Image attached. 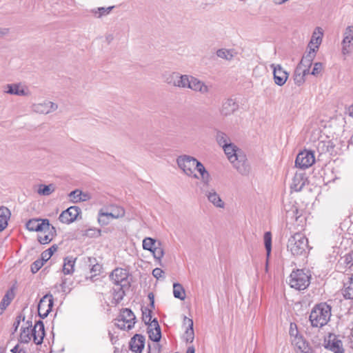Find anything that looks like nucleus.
Masks as SVG:
<instances>
[{
    "label": "nucleus",
    "instance_id": "nucleus-49",
    "mask_svg": "<svg viewBox=\"0 0 353 353\" xmlns=\"http://www.w3.org/2000/svg\"><path fill=\"white\" fill-rule=\"evenodd\" d=\"M66 283L67 279L65 278H63L61 283L60 284L55 285L54 288H56L57 291H61L63 293H68L70 291V288L67 286Z\"/></svg>",
    "mask_w": 353,
    "mask_h": 353
},
{
    "label": "nucleus",
    "instance_id": "nucleus-32",
    "mask_svg": "<svg viewBox=\"0 0 353 353\" xmlns=\"http://www.w3.org/2000/svg\"><path fill=\"white\" fill-rule=\"evenodd\" d=\"M75 259L67 256L64 259L62 271L64 274H72L74 270Z\"/></svg>",
    "mask_w": 353,
    "mask_h": 353
},
{
    "label": "nucleus",
    "instance_id": "nucleus-44",
    "mask_svg": "<svg viewBox=\"0 0 353 353\" xmlns=\"http://www.w3.org/2000/svg\"><path fill=\"white\" fill-rule=\"evenodd\" d=\"M157 243L154 239L146 237L143 241V248L151 252L157 245Z\"/></svg>",
    "mask_w": 353,
    "mask_h": 353
},
{
    "label": "nucleus",
    "instance_id": "nucleus-42",
    "mask_svg": "<svg viewBox=\"0 0 353 353\" xmlns=\"http://www.w3.org/2000/svg\"><path fill=\"white\" fill-rule=\"evenodd\" d=\"M178 72L165 73L163 74V79L168 84L172 85L176 87V81L178 79Z\"/></svg>",
    "mask_w": 353,
    "mask_h": 353
},
{
    "label": "nucleus",
    "instance_id": "nucleus-14",
    "mask_svg": "<svg viewBox=\"0 0 353 353\" xmlns=\"http://www.w3.org/2000/svg\"><path fill=\"white\" fill-rule=\"evenodd\" d=\"M270 68L273 70L274 83L279 85H283L288 79V73L279 64L272 63Z\"/></svg>",
    "mask_w": 353,
    "mask_h": 353
},
{
    "label": "nucleus",
    "instance_id": "nucleus-16",
    "mask_svg": "<svg viewBox=\"0 0 353 353\" xmlns=\"http://www.w3.org/2000/svg\"><path fill=\"white\" fill-rule=\"evenodd\" d=\"M112 282L117 286H125L128 283V274L125 270L123 268H116L110 275Z\"/></svg>",
    "mask_w": 353,
    "mask_h": 353
},
{
    "label": "nucleus",
    "instance_id": "nucleus-55",
    "mask_svg": "<svg viewBox=\"0 0 353 353\" xmlns=\"http://www.w3.org/2000/svg\"><path fill=\"white\" fill-rule=\"evenodd\" d=\"M51 251H43L41 254L40 260H42V262L44 263L45 262L48 261L52 256V255L50 254Z\"/></svg>",
    "mask_w": 353,
    "mask_h": 353
},
{
    "label": "nucleus",
    "instance_id": "nucleus-59",
    "mask_svg": "<svg viewBox=\"0 0 353 353\" xmlns=\"http://www.w3.org/2000/svg\"><path fill=\"white\" fill-rule=\"evenodd\" d=\"M148 347H149V350L151 352V353L152 352H153V353H159V352L161 350L160 346L157 343L154 344V347H153L152 350L151 349V346L150 345H148Z\"/></svg>",
    "mask_w": 353,
    "mask_h": 353
},
{
    "label": "nucleus",
    "instance_id": "nucleus-21",
    "mask_svg": "<svg viewBox=\"0 0 353 353\" xmlns=\"http://www.w3.org/2000/svg\"><path fill=\"white\" fill-rule=\"evenodd\" d=\"M238 108V103L233 99L230 98L223 102L220 112L223 116H229L236 111Z\"/></svg>",
    "mask_w": 353,
    "mask_h": 353
},
{
    "label": "nucleus",
    "instance_id": "nucleus-52",
    "mask_svg": "<svg viewBox=\"0 0 353 353\" xmlns=\"http://www.w3.org/2000/svg\"><path fill=\"white\" fill-rule=\"evenodd\" d=\"M323 68V65L320 62H316L314 64L313 69L311 72V74L314 76H318L321 74Z\"/></svg>",
    "mask_w": 353,
    "mask_h": 353
},
{
    "label": "nucleus",
    "instance_id": "nucleus-64",
    "mask_svg": "<svg viewBox=\"0 0 353 353\" xmlns=\"http://www.w3.org/2000/svg\"><path fill=\"white\" fill-rule=\"evenodd\" d=\"M186 353H195L194 347L193 346L188 347Z\"/></svg>",
    "mask_w": 353,
    "mask_h": 353
},
{
    "label": "nucleus",
    "instance_id": "nucleus-31",
    "mask_svg": "<svg viewBox=\"0 0 353 353\" xmlns=\"http://www.w3.org/2000/svg\"><path fill=\"white\" fill-rule=\"evenodd\" d=\"M27 326L21 327V332L19 336V341L21 343H28L32 339V323L28 321L26 322Z\"/></svg>",
    "mask_w": 353,
    "mask_h": 353
},
{
    "label": "nucleus",
    "instance_id": "nucleus-3",
    "mask_svg": "<svg viewBox=\"0 0 353 353\" xmlns=\"http://www.w3.org/2000/svg\"><path fill=\"white\" fill-rule=\"evenodd\" d=\"M308 247L307 239L303 234L299 232L291 236L287 245L288 250L296 256L305 254Z\"/></svg>",
    "mask_w": 353,
    "mask_h": 353
},
{
    "label": "nucleus",
    "instance_id": "nucleus-7",
    "mask_svg": "<svg viewBox=\"0 0 353 353\" xmlns=\"http://www.w3.org/2000/svg\"><path fill=\"white\" fill-rule=\"evenodd\" d=\"M315 162L314 154L312 151L303 150L300 152L296 158V167L305 170L312 166Z\"/></svg>",
    "mask_w": 353,
    "mask_h": 353
},
{
    "label": "nucleus",
    "instance_id": "nucleus-15",
    "mask_svg": "<svg viewBox=\"0 0 353 353\" xmlns=\"http://www.w3.org/2000/svg\"><path fill=\"white\" fill-rule=\"evenodd\" d=\"M342 53L343 54H348L351 52V46L353 45V26H347L343 34V39L342 41Z\"/></svg>",
    "mask_w": 353,
    "mask_h": 353
},
{
    "label": "nucleus",
    "instance_id": "nucleus-56",
    "mask_svg": "<svg viewBox=\"0 0 353 353\" xmlns=\"http://www.w3.org/2000/svg\"><path fill=\"white\" fill-rule=\"evenodd\" d=\"M163 274H164V272L161 268H154L152 270V275L157 279L161 278L163 276Z\"/></svg>",
    "mask_w": 353,
    "mask_h": 353
},
{
    "label": "nucleus",
    "instance_id": "nucleus-2",
    "mask_svg": "<svg viewBox=\"0 0 353 353\" xmlns=\"http://www.w3.org/2000/svg\"><path fill=\"white\" fill-rule=\"evenodd\" d=\"M332 307L327 303L316 304L311 310L309 319L311 325L321 328L327 325L332 316Z\"/></svg>",
    "mask_w": 353,
    "mask_h": 353
},
{
    "label": "nucleus",
    "instance_id": "nucleus-25",
    "mask_svg": "<svg viewBox=\"0 0 353 353\" xmlns=\"http://www.w3.org/2000/svg\"><path fill=\"white\" fill-rule=\"evenodd\" d=\"M205 196L208 200L212 203L216 208H223L225 203L221 199L219 194L215 191L214 189H211L205 192Z\"/></svg>",
    "mask_w": 353,
    "mask_h": 353
},
{
    "label": "nucleus",
    "instance_id": "nucleus-23",
    "mask_svg": "<svg viewBox=\"0 0 353 353\" xmlns=\"http://www.w3.org/2000/svg\"><path fill=\"white\" fill-rule=\"evenodd\" d=\"M70 202L77 203L81 201H87L91 199V195L88 192H83L79 189H76L70 192L68 194Z\"/></svg>",
    "mask_w": 353,
    "mask_h": 353
},
{
    "label": "nucleus",
    "instance_id": "nucleus-5",
    "mask_svg": "<svg viewBox=\"0 0 353 353\" xmlns=\"http://www.w3.org/2000/svg\"><path fill=\"white\" fill-rule=\"evenodd\" d=\"M198 160L190 155H181L176 159V163L183 173L192 179H199V175L194 172Z\"/></svg>",
    "mask_w": 353,
    "mask_h": 353
},
{
    "label": "nucleus",
    "instance_id": "nucleus-62",
    "mask_svg": "<svg viewBox=\"0 0 353 353\" xmlns=\"http://www.w3.org/2000/svg\"><path fill=\"white\" fill-rule=\"evenodd\" d=\"M9 32L8 28H0V37L6 35Z\"/></svg>",
    "mask_w": 353,
    "mask_h": 353
},
{
    "label": "nucleus",
    "instance_id": "nucleus-10",
    "mask_svg": "<svg viewBox=\"0 0 353 353\" xmlns=\"http://www.w3.org/2000/svg\"><path fill=\"white\" fill-rule=\"evenodd\" d=\"M325 348L332 353H344L343 343L335 334H330L325 341Z\"/></svg>",
    "mask_w": 353,
    "mask_h": 353
},
{
    "label": "nucleus",
    "instance_id": "nucleus-27",
    "mask_svg": "<svg viewBox=\"0 0 353 353\" xmlns=\"http://www.w3.org/2000/svg\"><path fill=\"white\" fill-rule=\"evenodd\" d=\"M316 49H310L309 52L302 57L297 66H301V68H303L304 70L307 69V70L310 71L312 61L316 56Z\"/></svg>",
    "mask_w": 353,
    "mask_h": 353
},
{
    "label": "nucleus",
    "instance_id": "nucleus-33",
    "mask_svg": "<svg viewBox=\"0 0 353 353\" xmlns=\"http://www.w3.org/2000/svg\"><path fill=\"white\" fill-rule=\"evenodd\" d=\"M10 214L8 208L3 206L0 208V232L4 230L7 226Z\"/></svg>",
    "mask_w": 353,
    "mask_h": 353
},
{
    "label": "nucleus",
    "instance_id": "nucleus-30",
    "mask_svg": "<svg viewBox=\"0 0 353 353\" xmlns=\"http://www.w3.org/2000/svg\"><path fill=\"white\" fill-rule=\"evenodd\" d=\"M310 73L309 70L301 68V66H296L294 70L293 79L294 83L298 85H302L305 81V76Z\"/></svg>",
    "mask_w": 353,
    "mask_h": 353
},
{
    "label": "nucleus",
    "instance_id": "nucleus-57",
    "mask_svg": "<svg viewBox=\"0 0 353 353\" xmlns=\"http://www.w3.org/2000/svg\"><path fill=\"white\" fill-rule=\"evenodd\" d=\"M98 222L101 225H106L110 223L109 219H107L105 216H102L99 214H98Z\"/></svg>",
    "mask_w": 353,
    "mask_h": 353
},
{
    "label": "nucleus",
    "instance_id": "nucleus-58",
    "mask_svg": "<svg viewBox=\"0 0 353 353\" xmlns=\"http://www.w3.org/2000/svg\"><path fill=\"white\" fill-rule=\"evenodd\" d=\"M99 214H101L102 216H105L107 219H109V221L110 219H114V214L110 211V212H104L103 209H101L99 210Z\"/></svg>",
    "mask_w": 353,
    "mask_h": 353
},
{
    "label": "nucleus",
    "instance_id": "nucleus-18",
    "mask_svg": "<svg viewBox=\"0 0 353 353\" xmlns=\"http://www.w3.org/2000/svg\"><path fill=\"white\" fill-rule=\"evenodd\" d=\"M45 336L44 324L41 321H38L32 328V339L36 345H41Z\"/></svg>",
    "mask_w": 353,
    "mask_h": 353
},
{
    "label": "nucleus",
    "instance_id": "nucleus-19",
    "mask_svg": "<svg viewBox=\"0 0 353 353\" xmlns=\"http://www.w3.org/2000/svg\"><path fill=\"white\" fill-rule=\"evenodd\" d=\"M7 90L5 91L7 94L17 96H28L30 91L27 86L21 83H11L6 85Z\"/></svg>",
    "mask_w": 353,
    "mask_h": 353
},
{
    "label": "nucleus",
    "instance_id": "nucleus-29",
    "mask_svg": "<svg viewBox=\"0 0 353 353\" xmlns=\"http://www.w3.org/2000/svg\"><path fill=\"white\" fill-rule=\"evenodd\" d=\"M183 325H187L186 330L184 334V339L186 343H192L194 339L192 319L185 316L183 319Z\"/></svg>",
    "mask_w": 353,
    "mask_h": 353
},
{
    "label": "nucleus",
    "instance_id": "nucleus-63",
    "mask_svg": "<svg viewBox=\"0 0 353 353\" xmlns=\"http://www.w3.org/2000/svg\"><path fill=\"white\" fill-rule=\"evenodd\" d=\"M57 250V245H53L50 248L47 249L46 250L48 251V252L51 251L50 254L52 256L53 253L54 252H56Z\"/></svg>",
    "mask_w": 353,
    "mask_h": 353
},
{
    "label": "nucleus",
    "instance_id": "nucleus-54",
    "mask_svg": "<svg viewBox=\"0 0 353 353\" xmlns=\"http://www.w3.org/2000/svg\"><path fill=\"white\" fill-rule=\"evenodd\" d=\"M152 311L150 310H148V312H143V321L145 322V324H150L152 319L151 315Z\"/></svg>",
    "mask_w": 353,
    "mask_h": 353
},
{
    "label": "nucleus",
    "instance_id": "nucleus-11",
    "mask_svg": "<svg viewBox=\"0 0 353 353\" xmlns=\"http://www.w3.org/2000/svg\"><path fill=\"white\" fill-rule=\"evenodd\" d=\"M27 230L30 232H41L46 228H50V221L47 219H32L26 224Z\"/></svg>",
    "mask_w": 353,
    "mask_h": 353
},
{
    "label": "nucleus",
    "instance_id": "nucleus-61",
    "mask_svg": "<svg viewBox=\"0 0 353 353\" xmlns=\"http://www.w3.org/2000/svg\"><path fill=\"white\" fill-rule=\"evenodd\" d=\"M148 298L150 301V305L152 307H154V294L152 293H149Z\"/></svg>",
    "mask_w": 353,
    "mask_h": 353
},
{
    "label": "nucleus",
    "instance_id": "nucleus-41",
    "mask_svg": "<svg viewBox=\"0 0 353 353\" xmlns=\"http://www.w3.org/2000/svg\"><path fill=\"white\" fill-rule=\"evenodd\" d=\"M216 139L218 144L222 148L231 143L230 137L221 131H218L216 132Z\"/></svg>",
    "mask_w": 353,
    "mask_h": 353
},
{
    "label": "nucleus",
    "instance_id": "nucleus-13",
    "mask_svg": "<svg viewBox=\"0 0 353 353\" xmlns=\"http://www.w3.org/2000/svg\"><path fill=\"white\" fill-rule=\"evenodd\" d=\"M81 212V209L77 206H70L63 211L59 215V221L65 224H69L74 221Z\"/></svg>",
    "mask_w": 353,
    "mask_h": 353
},
{
    "label": "nucleus",
    "instance_id": "nucleus-39",
    "mask_svg": "<svg viewBox=\"0 0 353 353\" xmlns=\"http://www.w3.org/2000/svg\"><path fill=\"white\" fill-rule=\"evenodd\" d=\"M54 191L55 185L52 183L49 185L40 184L37 190L38 194L43 196H49Z\"/></svg>",
    "mask_w": 353,
    "mask_h": 353
},
{
    "label": "nucleus",
    "instance_id": "nucleus-28",
    "mask_svg": "<svg viewBox=\"0 0 353 353\" xmlns=\"http://www.w3.org/2000/svg\"><path fill=\"white\" fill-rule=\"evenodd\" d=\"M50 228L45 230L41 232V234L38 236V241L41 244L49 243L54 238L56 234L55 228L50 224Z\"/></svg>",
    "mask_w": 353,
    "mask_h": 353
},
{
    "label": "nucleus",
    "instance_id": "nucleus-40",
    "mask_svg": "<svg viewBox=\"0 0 353 353\" xmlns=\"http://www.w3.org/2000/svg\"><path fill=\"white\" fill-rule=\"evenodd\" d=\"M173 294L174 296L176 299H179L181 301L185 300V292L182 285L178 283L173 284Z\"/></svg>",
    "mask_w": 353,
    "mask_h": 353
},
{
    "label": "nucleus",
    "instance_id": "nucleus-9",
    "mask_svg": "<svg viewBox=\"0 0 353 353\" xmlns=\"http://www.w3.org/2000/svg\"><path fill=\"white\" fill-rule=\"evenodd\" d=\"M53 306V296L50 294H47L43 296L38 304V314L39 316L44 319L47 317L48 314L52 310Z\"/></svg>",
    "mask_w": 353,
    "mask_h": 353
},
{
    "label": "nucleus",
    "instance_id": "nucleus-50",
    "mask_svg": "<svg viewBox=\"0 0 353 353\" xmlns=\"http://www.w3.org/2000/svg\"><path fill=\"white\" fill-rule=\"evenodd\" d=\"M85 235L88 237H99L101 236V230L90 228L85 231Z\"/></svg>",
    "mask_w": 353,
    "mask_h": 353
},
{
    "label": "nucleus",
    "instance_id": "nucleus-43",
    "mask_svg": "<svg viewBox=\"0 0 353 353\" xmlns=\"http://www.w3.org/2000/svg\"><path fill=\"white\" fill-rule=\"evenodd\" d=\"M12 297L10 296V290L3 296L0 303V314L10 304Z\"/></svg>",
    "mask_w": 353,
    "mask_h": 353
},
{
    "label": "nucleus",
    "instance_id": "nucleus-20",
    "mask_svg": "<svg viewBox=\"0 0 353 353\" xmlns=\"http://www.w3.org/2000/svg\"><path fill=\"white\" fill-rule=\"evenodd\" d=\"M149 339L153 342H159L161 338V328L156 319H153L148 326Z\"/></svg>",
    "mask_w": 353,
    "mask_h": 353
},
{
    "label": "nucleus",
    "instance_id": "nucleus-53",
    "mask_svg": "<svg viewBox=\"0 0 353 353\" xmlns=\"http://www.w3.org/2000/svg\"><path fill=\"white\" fill-rule=\"evenodd\" d=\"M24 319H25V316L22 314H20L17 316L15 321L13 323L14 332H16L17 330V329L20 325L21 321V320L24 321Z\"/></svg>",
    "mask_w": 353,
    "mask_h": 353
},
{
    "label": "nucleus",
    "instance_id": "nucleus-26",
    "mask_svg": "<svg viewBox=\"0 0 353 353\" xmlns=\"http://www.w3.org/2000/svg\"><path fill=\"white\" fill-rule=\"evenodd\" d=\"M195 170L198 172V174H197L199 175L198 179H201L202 183L204 185H208L211 181V176H210V174L208 172V171L205 169L203 164L201 162L198 161V163H196V167L194 168V170Z\"/></svg>",
    "mask_w": 353,
    "mask_h": 353
},
{
    "label": "nucleus",
    "instance_id": "nucleus-51",
    "mask_svg": "<svg viewBox=\"0 0 353 353\" xmlns=\"http://www.w3.org/2000/svg\"><path fill=\"white\" fill-rule=\"evenodd\" d=\"M43 264L44 263L42 262V260H40L39 259L36 260L31 265V272L33 274L37 272L41 268Z\"/></svg>",
    "mask_w": 353,
    "mask_h": 353
},
{
    "label": "nucleus",
    "instance_id": "nucleus-45",
    "mask_svg": "<svg viewBox=\"0 0 353 353\" xmlns=\"http://www.w3.org/2000/svg\"><path fill=\"white\" fill-rule=\"evenodd\" d=\"M264 244L267 252V256H269L272 249V234L270 232H266L264 234Z\"/></svg>",
    "mask_w": 353,
    "mask_h": 353
},
{
    "label": "nucleus",
    "instance_id": "nucleus-4",
    "mask_svg": "<svg viewBox=\"0 0 353 353\" xmlns=\"http://www.w3.org/2000/svg\"><path fill=\"white\" fill-rule=\"evenodd\" d=\"M309 272L302 269L292 271L289 276L288 283L291 288L298 290L306 289L310 283Z\"/></svg>",
    "mask_w": 353,
    "mask_h": 353
},
{
    "label": "nucleus",
    "instance_id": "nucleus-36",
    "mask_svg": "<svg viewBox=\"0 0 353 353\" xmlns=\"http://www.w3.org/2000/svg\"><path fill=\"white\" fill-rule=\"evenodd\" d=\"M113 8L114 6H109L107 8L99 7L90 10V12L96 18H101L108 15Z\"/></svg>",
    "mask_w": 353,
    "mask_h": 353
},
{
    "label": "nucleus",
    "instance_id": "nucleus-6",
    "mask_svg": "<svg viewBox=\"0 0 353 353\" xmlns=\"http://www.w3.org/2000/svg\"><path fill=\"white\" fill-rule=\"evenodd\" d=\"M136 316L130 309L124 308L121 310L116 325L121 330H131L135 324Z\"/></svg>",
    "mask_w": 353,
    "mask_h": 353
},
{
    "label": "nucleus",
    "instance_id": "nucleus-38",
    "mask_svg": "<svg viewBox=\"0 0 353 353\" xmlns=\"http://www.w3.org/2000/svg\"><path fill=\"white\" fill-rule=\"evenodd\" d=\"M192 76L186 74H180L179 73L178 79L176 83V87L181 88H189L190 85V79Z\"/></svg>",
    "mask_w": 353,
    "mask_h": 353
},
{
    "label": "nucleus",
    "instance_id": "nucleus-12",
    "mask_svg": "<svg viewBox=\"0 0 353 353\" xmlns=\"http://www.w3.org/2000/svg\"><path fill=\"white\" fill-rule=\"evenodd\" d=\"M58 105L50 101H44L42 103H33L31 106L32 110L38 114H47L57 110Z\"/></svg>",
    "mask_w": 353,
    "mask_h": 353
},
{
    "label": "nucleus",
    "instance_id": "nucleus-1",
    "mask_svg": "<svg viewBox=\"0 0 353 353\" xmlns=\"http://www.w3.org/2000/svg\"><path fill=\"white\" fill-rule=\"evenodd\" d=\"M228 160L237 172L243 176L250 174V167L245 154L234 144L230 143L223 148Z\"/></svg>",
    "mask_w": 353,
    "mask_h": 353
},
{
    "label": "nucleus",
    "instance_id": "nucleus-8",
    "mask_svg": "<svg viewBox=\"0 0 353 353\" xmlns=\"http://www.w3.org/2000/svg\"><path fill=\"white\" fill-rule=\"evenodd\" d=\"M292 324H291V326ZM290 335L292 337V344L294 346V350L296 353H308L309 346L303 339V338L297 334V330H294L291 327Z\"/></svg>",
    "mask_w": 353,
    "mask_h": 353
},
{
    "label": "nucleus",
    "instance_id": "nucleus-35",
    "mask_svg": "<svg viewBox=\"0 0 353 353\" xmlns=\"http://www.w3.org/2000/svg\"><path fill=\"white\" fill-rule=\"evenodd\" d=\"M236 52L234 49H225L221 48L216 51V55L218 57L227 60L231 61L236 55Z\"/></svg>",
    "mask_w": 353,
    "mask_h": 353
},
{
    "label": "nucleus",
    "instance_id": "nucleus-46",
    "mask_svg": "<svg viewBox=\"0 0 353 353\" xmlns=\"http://www.w3.org/2000/svg\"><path fill=\"white\" fill-rule=\"evenodd\" d=\"M123 286H117V289H114L113 299L116 303H119L125 296V292L123 290Z\"/></svg>",
    "mask_w": 353,
    "mask_h": 353
},
{
    "label": "nucleus",
    "instance_id": "nucleus-37",
    "mask_svg": "<svg viewBox=\"0 0 353 353\" xmlns=\"http://www.w3.org/2000/svg\"><path fill=\"white\" fill-rule=\"evenodd\" d=\"M343 294L346 299H353V274L349 281L344 283Z\"/></svg>",
    "mask_w": 353,
    "mask_h": 353
},
{
    "label": "nucleus",
    "instance_id": "nucleus-22",
    "mask_svg": "<svg viewBox=\"0 0 353 353\" xmlns=\"http://www.w3.org/2000/svg\"><path fill=\"white\" fill-rule=\"evenodd\" d=\"M323 36V30L320 27H316L312 35L311 39L308 43L309 49L314 48L316 51L318 50L319 46L322 42Z\"/></svg>",
    "mask_w": 353,
    "mask_h": 353
},
{
    "label": "nucleus",
    "instance_id": "nucleus-24",
    "mask_svg": "<svg viewBox=\"0 0 353 353\" xmlns=\"http://www.w3.org/2000/svg\"><path fill=\"white\" fill-rule=\"evenodd\" d=\"M144 345L145 337L141 334H135L130 342V349L135 353H141Z\"/></svg>",
    "mask_w": 353,
    "mask_h": 353
},
{
    "label": "nucleus",
    "instance_id": "nucleus-34",
    "mask_svg": "<svg viewBox=\"0 0 353 353\" xmlns=\"http://www.w3.org/2000/svg\"><path fill=\"white\" fill-rule=\"evenodd\" d=\"M305 183V179L302 174H296L292 179L291 188L296 192L301 191Z\"/></svg>",
    "mask_w": 353,
    "mask_h": 353
},
{
    "label": "nucleus",
    "instance_id": "nucleus-48",
    "mask_svg": "<svg viewBox=\"0 0 353 353\" xmlns=\"http://www.w3.org/2000/svg\"><path fill=\"white\" fill-rule=\"evenodd\" d=\"M111 212L114 214V219L121 218L125 215V210L121 206H112Z\"/></svg>",
    "mask_w": 353,
    "mask_h": 353
},
{
    "label": "nucleus",
    "instance_id": "nucleus-60",
    "mask_svg": "<svg viewBox=\"0 0 353 353\" xmlns=\"http://www.w3.org/2000/svg\"><path fill=\"white\" fill-rule=\"evenodd\" d=\"M101 269V266L99 264H95L92 265L91 268V272H94L95 274L99 273Z\"/></svg>",
    "mask_w": 353,
    "mask_h": 353
},
{
    "label": "nucleus",
    "instance_id": "nucleus-17",
    "mask_svg": "<svg viewBox=\"0 0 353 353\" xmlns=\"http://www.w3.org/2000/svg\"><path fill=\"white\" fill-rule=\"evenodd\" d=\"M212 85H208L205 82L192 76L190 79V85L189 89L199 92L202 94H207L210 92Z\"/></svg>",
    "mask_w": 353,
    "mask_h": 353
},
{
    "label": "nucleus",
    "instance_id": "nucleus-47",
    "mask_svg": "<svg viewBox=\"0 0 353 353\" xmlns=\"http://www.w3.org/2000/svg\"><path fill=\"white\" fill-rule=\"evenodd\" d=\"M151 252H152L153 256L156 259L160 260L163 256L164 250L161 246V242L158 241L157 245L154 248Z\"/></svg>",
    "mask_w": 353,
    "mask_h": 353
}]
</instances>
